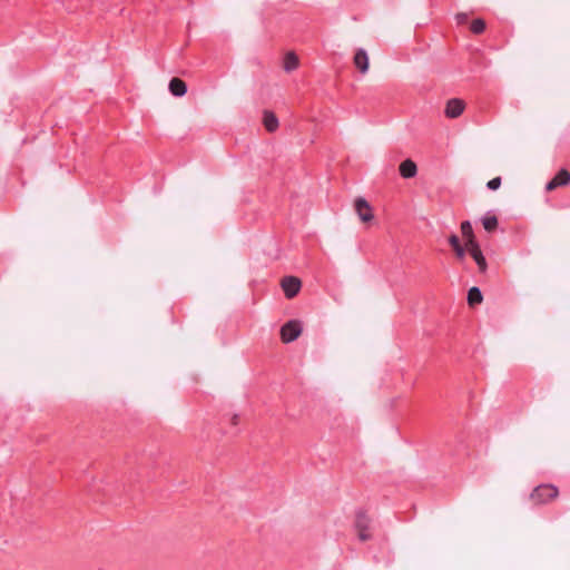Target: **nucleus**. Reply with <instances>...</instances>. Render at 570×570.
<instances>
[{
    "mask_svg": "<svg viewBox=\"0 0 570 570\" xmlns=\"http://www.w3.org/2000/svg\"><path fill=\"white\" fill-rule=\"evenodd\" d=\"M559 495V490L552 484H541L532 490L530 493V501L534 505L547 504Z\"/></svg>",
    "mask_w": 570,
    "mask_h": 570,
    "instance_id": "f257e3e1",
    "label": "nucleus"
},
{
    "mask_svg": "<svg viewBox=\"0 0 570 570\" xmlns=\"http://www.w3.org/2000/svg\"><path fill=\"white\" fill-rule=\"evenodd\" d=\"M302 334V324L299 321H289L281 328V340L287 344L295 341Z\"/></svg>",
    "mask_w": 570,
    "mask_h": 570,
    "instance_id": "f03ea898",
    "label": "nucleus"
},
{
    "mask_svg": "<svg viewBox=\"0 0 570 570\" xmlns=\"http://www.w3.org/2000/svg\"><path fill=\"white\" fill-rule=\"evenodd\" d=\"M354 209H355V213L357 214L360 220L363 224H368L373 220V218H374L373 208L371 207V205L368 204V202L365 198L357 197L354 200Z\"/></svg>",
    "mask_w": 570,
    "mask_h": 570,
    "instance_id": "7ed1b4c3",
    "label": "nucleus"
},
{
    "mask_svg": "<svg viewBox=\"0 0 570 570\" xmlns=\"http://www.w3.org/2000/svg\"><path fill=\"white\" fill-rule=\"evenodd\" d=\"M281 286L285 293V296L287 298H293L298 294L302 283L299 278L295 276H286L282 279Z\"/></svg>",
    "mask_w": 570,
    "mask_h": 570,
    "instance_id": "20e7f679",
    "label": "nucleus"
},
{
    "mask_svg": "<svg viewBox=\"0 0 570 570\" xmlns=\"http://www.w3.org/2000/svg\"><path fill=\"white\" fill-rule=\"evenodd\" d=\"M464 108L465 104L462 99L452 98L446 102L444 112L448 118H458L462 115Z\"/></svg>",
    "mask_w": 570,
    "mask_h": 570,
    "instance_id": "39448f33",
    "label": "nucleus"
},
{
    "mask_svg": "<svg viewBox=\"0 0 570 570\" xmlns=\"http://www.w3.org/2000/svg\"><path fill=\"white\" fill-rule=\"evenodd\" d=\"M570 183V173L567 169H561L558 174L547 184V191H552L558 187L567 186Z\"/></svg>",
    "mask_w": 570,
    "mask_h": 570,
    "instance_id": "423d86ee",
    "label": "nucleus"
},
{
    "mask_svg": "<svg viewBox=\"0 0 570 570\" xmlns=\"http://www.w3.org/2000/svg\"><path fill=\"white\" fill-rule=\"evenodd\" d=\"M466 249L470 253V255L473 257V259L475 261L476 265L479 266V269L481 272H485V269L488 267L487 261H485V257L482 254V250H481L480 245L478 244V242L474 243L473 245L466 246Z\"/></svg>",
    "mask_w": 570,
    "mask_h": 570,
    "instance_id": "0eeeda50",
    "label": "nucleus"
},
{
    "mask_svg": "<svg viewBox=\"0 0 570 570\" xmlns=\"http://www.w3.org/2000/svg\"><path fill=\"white\" fill-rule=\"evenodd\" d=\"M357 537L361 541L371 539L370 521L365 517H360L356 521Z\"/></svg>",
    "mask_w": 570,
    "mask_h": 570,
    "instance_id": "6e6552de",
    "label": "nucleus"
},
{
    "mask_svg": "<svg viewBox=\"0 0 570 570\" xmlns=\"http://www.w3.org/2000/svg\"><path fill=\"white\" fill-rule=\"evenodd\" d=\"M354 65L362 73H366L368 71L370 59L364 49H358L355 52Z\"/></svg>",
    "mask_w": 570,
    "mask_h": 570,
    "instance_id": "1a4fd4ad",
    "label": "nucleus"
},
{
    "mask_svg": "<svg viewBox=\"0 0 570 570\" xmlns=\"http://www.w3.org/2000/svg\"><path fill=\"white\" fill-rule=\"evenodd\" d=\"M400 174L403 178H412L417 173L416 164L411 159H405L400 164Z\"/></svg>",
    "mask_w": 570,
    "mask_h": 570,
    "instance_id": "9d476101",
    "label": "nucleus"
},
{
    "mask_svg": "<svg viewBox=\"0 0 570 570\" xmlns=\"http://www.w3.org/2000/svg\"><path fill=\"white\" fill-rule=\"evenodd\" d=\"M461 233H462V237L464 239L465 246L473 245L474 243H476L472 225L469 220H464L461 223Z\"/></svg>",
    "mask_w": 570,
    "mask_h": 570,
    "instance_id": "9b49d317",
    "label": "nucleus"
},
{
    "mask_svg": "<svg viewBox=\"0 0 570 570\" xmlns=\"http://www.w3.org/2000/svg\"><path fill=\"white\" fill-rule=\"evenodd\" d=\"M169 91L176 97H181L187 92V86L180 78H173L169 81Z\"/></svg>",
    "mask_w": 570,
    "mask_h": 570,
    "instance_id": "f8f14e48",
    "label": "nucleus"
},
{
    "mask_svg": "<svg viewBox=\"0 0 570 570\" xmlns=\"http://www.w3.org/2000/svg\"><path fill=\"white\" fill-rule=\"evenodd\" d=\"M299 66V59L297 55L293 51H289L285 55L284 61H283V68L286 72H291L295 69H297Z\"/></svg>",
    "mask_w": 570,
    "mask_h": 570,
    "instance_id": "ddd939ff",
    "label": "nucleus"
},
{
    "mask_svg": "<svg viewBox=\"0 0 570 570\" xmlns=\"http://www.w3.org/2000/svg\"><path fill=\"white\" fill-rule=\"evenodd\" d=\"M263 124L268 132H274L278 128L276 115L268 110L264 111Z\"/></svg>",
    "mask_w": 570,
    "mask_h": 570,
    "instance_id": "4468645a",
    "label": "nucleus"
},
{
    "mask_svg": "<svg viewBox=\"0 0 570 570\" xmlns=\"http://www.w3.org/2000/svg\"><path fill=\"white\" fill-rule=\"evenodd\" d=\"M483 299L481 291L478 287H471L468 292V303L470 306L480 304Z\"/></svg>",
    "mask_w": 570,
    "mask_h": 570,
    "instance_id": "2eb2a0df",
    "label": "nucleus"
},
{
    "mask_svg": "<svg viewBox=\"0 0 570 570\" xmlns=\"http://www.w3.org/2000/svg\"><path fill=\"white\" fill-rule=\"evenodd\" d=\"M482 225L487 232H493L498 227V219L495 216H485L482 219Z\"/></svg>",
    "mask_w": 570,
    "mask_h": 570,
    "instance_id": "dca6fc26",
    "label": "nucleus"
},
{
    "mask_svg": "<svg viewBox=\"0 0 570 570\" xmlns=\"http://www.w3.org/2000/svg\"><path fill=\"white\" fill-rule=\"evenodd\" d=\"M484 29H485V22H484V20H482V19H475V20H473V21H472V23H471V31H472L473 33L479 35V33L483 32V31H484Z\"/></svg>",
    "mask_w": 570,
    "mask_h": 570,
    "instance_id": "f3484780",
    "label": "nucleus"
},
{
    "mask_svg": "<svg viewBox=\"0 0 570 570\" xmlns=\"http://www.w3.org/2000/svg\"><path fill=\"white\" fill-rule=\"evenodd\" d=\"M453 252H454L456 258L463 259L464 256H465V253L468 252V249H466V246L464 244V245H460V246L453 248Z\"/></svg>",
    "mask_w": 570,
    "mask_h": 570,
    "instance_id": "a211bd4d",
    "label": "nucleus"
},
{
    "mask_svg": "<svg viewBox=\"0 0 570 570\" xmlns=\"http://www.w3.org/2000/svg\"><path fill=\"white\" fill-rule=\"evenodd\" d=\"M487 186L492 189V190H497L500 188L501 186V178L500 177H495L491 180L488 181Z\"/></svg>",
    "mask_w": 570,
    "mask_h": 570,
    "instance_id": "6ab92c4d",
    "label": "nucleus"
},
{
    "mask_svg": "<svg viewBox=\"0 0 570 570\" xmlns=\"http://www.w3.org/2000/svg\"><path fill=\"white\" fill-rule=\"evenodd\" d=\"M449 243L452 248H455L461 245L460 239L455 234L449 236Z\"/></svg>",
    "mask_w": 570,
    "mask_h": 570,
    "instance_id": "aec40b11",
    "label": "nucleus"
},
{
    "mask_svg": "<svg viewBox=\"0 0 570 570\" xmlns=\"http://www.w3.org/2000/svg\"><path fill=\"white\" fill-rule=\"evenodd\" d=\"M466 14L465 13H458L456 14V20L459 23H464L466 21Z\"/></svg>",
    "mask_w": 570,
    "mask_h": 570,
    "instance_id": "412c9836",
    "label": "nucleus"
},
{
    "mask_svg": "<svg viewBox=\"0 0 570 570\" xmlns=\"http://www.w3.org/2000/svg\"><path fill=\"white\" fill-rule=\"evenodd\" d=\"M237 422H238V416L234 415L233 419H232V423L233 424H237Z\"/></svg>",
    "mask_w": 570,
    "mask_h": 570,
    "instance_id": "4be33fe9",
    "label": "nucleus"
}]
</instances>
